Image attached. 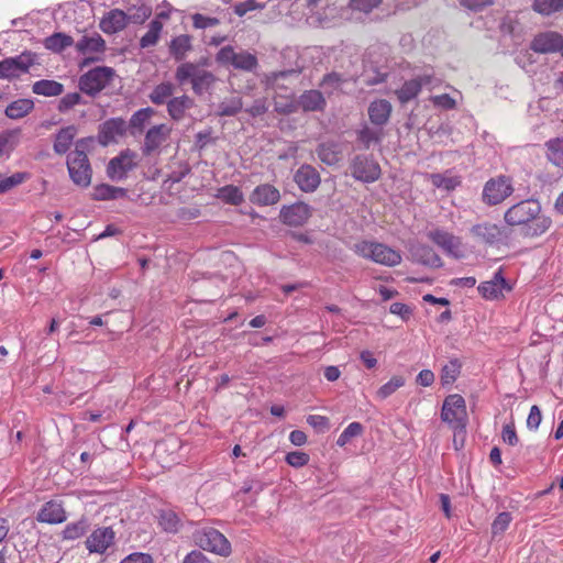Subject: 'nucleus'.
Listing matches in <instances>:
<instances>
[{"mask_svg": "<svg viewBox=\"0 0 563 563\" xmlns=\"http://www.w3.org/2000/svg\"><path fill=\"white\" fill-rule=\"evenodd\" d=\"M504 221L508 227L521 228L526 236L536 238L544 234L552 220L542 213L537 199H525L510 206L504 212Z\"/></svg>", "mask_w": 563, "mask_h": 563, "instance_id": "f257e3e1", "label": "nucleus"}, {"mask_svg": "<svg viewBox=\"0 0 563 563\" xmlns=\"http://www.w3.org/2000/svg\"><path fill=\"white\" fill-rule=\"evenodd\" d=\"M175 79L179 85L188 81L195 95L201 96L208 91L216 82V76L205 69L200 64L192 62H185L177 66L175 71Z\"/></svg>", "mask_w": 563, "mask_h": 563, "instance_id": "f03ea898", "label": "nucleus"}, {"mask_svg": "<svg viewBox=\"0 0 563 563\" xmlns=\"http://www.w3.org/2000/svg\"><path fill=\"white\" fill-rule=\"evenodd\" d=\"M514 192V178L509 175L499 174L485 181L481 200L486 207H497L508 200Z\"/></svg>", "mask_w": 563, "mask_h": 563, "instance_id": "7ed1b4c3", "label": "nucleus"}, {"mask_svg": "<svg viewBox=\"0 0 563 563\" xmlns=\"http://www.w3.org/2000/svg\"><path fill=\"white\" fill-rule=\"evenodd\" d=\"M355 252L360 256L385 266H397L401 263V254L386 244L362 241L355 244Z\"/></svg>", "mask_w": 563, "mask_h": 563, "instance_id": "20e7f679", "label": "nucleus"}, {"mask_svg": "<svg viewBox=\"0 0 563 563\" xmlns=\"http://www.w3.org/2000/svg\"><path fill=\"white\" fill-rule=\"evenodd\" d=\"M196 545L203 551L227 558L232 553V547L227 537L212 527H202L192 534Z\"/></svg>", "mask_w": 563, "mask_h": 563, "instance_id": "39448f33", "label": "nucleus"}, {"mask_svg": "<svg viewBox=\"0 0 563 563\" xmlns=\"http://www.w3.org/2000/svg\"><path fill=\"white\" fill-rule=\"evenodd\" d=\"M114 69L107 66H97L82 74L78 80L79 90L90 97H96L114 77Z\"/></svg>", "mask_w": 563, "mask_h": 563, "instance_id": "423d86ee", "label": "nucleus"}, {"mask_svg": "<svg viewBox=\"0 0 563 563\" xmlns=\"http://www.w3.org/2000/svg\"><path fill=\"white\" fill-rule=\"evenodd\" d=\"M441 419L454 429L465 431L467 411L464 398L459 394L449 395L442 405Z\"/></svg>", "mask_w": 563, "mask_h": 563, "instance_id": "0eeeda50", "label": "nucleus"}, {"mask_svg": "<svg viewBox=\"0 0 563 563\" xmlns=\"http://www.w3.org/2000/svg\"><path fill=\"white\" fill-rule=\"evenodd\" d=\"M219 64L231 65L235 69L244 71H253L257 67V58L255 55L235 49L231 45L223 46L216 55Z\"/></svg>", "mask_w": 563, "mask_h": 563, "instance_id": "6e6552de", "label": "nucleus"}, {"mask_svg": "<svg viewBox=\"0 0 563 563\" xmlns=\"http://www.w3.org/2000/svg\"><path fill=\"white\" fill-rule=\"evenodd\" d=\"M428 238L439 246L448 256L463 258L465 247L462 239L442 229H434L428 232Z\"/></svg>", "mask_w": 563, "mask_h": 563, "instance_id": "1a4fd4ad", "label": "nucleus"}, {"mask_svg": "<svg viewBox=\"0 0 563 563\" xmlns=\"http://www.w3.org/2000/svg\"><path fill=\"white\" fill-rule=\"evenodd\" d=\"M36 56L31 52H23L14 57H8L0 62V78L12 79L26 74L35 64Z\"/></svg>", "mask_w": 563, "mask_h": 563, "instance_id": "9d476101", "label": "nucleus"}, {"mask_svg": "<svg viewBox=\"0 0 563 563\" xmlns=\"http://www.w3.org/2000/svg\"><path fill=\"white\" fill-rule=\"evenodd\" d=\"M351 175L362 183H374L379 179L382 169L379 164L371 156L356 155L350 165Z\"/></svg>", "mask_w": 563, "mask_h": 563, "instance_id": "9b49d317", "label": "nucleus"}, {"mask_svg": "<svg viewBox=\"0 0 563 563\" xmlns=\"http://www.w3.org/2000/svg\"><path fill=\"white\" fill-rule=\"evenodd\" d=\"M136 153L126 148L112 157L107 165V176L114 181L123 180L136 167Z\"/></svg>", "mask_w": 563, "mask_h": 563, "instance_id": "f8f14e48", "label": "nucleus"}, {"mask_svg": "<svg viewBox=\"0 0 563 563\" xmlns=\"http://www.w3.org/2000/svg\"><path fill=\"white\" fill-rule=\"evenodd\" d=\"M126 131L128 123L123 118H110L99 125L97 141L101 146H108L117 143L118 139L124 136Z\"/></svg>", "mask_w": 563, "mask_h": 563, "instance_id": "ddd939ff", "label": "nucleus"}, {"mask_svg": "<svg viewBox=\"0 0 563 563\" xmlns=\"http://www.w3.org/2000/svg\"><path fill=\"white\" fill-rule=\"evenodd\" d=\"M67 169L71 181L81 187L87 188L91 184L92 168L89 158L67 156Z\"/></svg>", "mask_w": 563, "mask_h": 563, "instance_id": "4468645a", "label": "nucleus"}, {"mask_svg": "<svg viewBox=\"0 0 563 563\" xmlns=\"http://www.w3.org/2000/svg\"><path fill=\"white\" fill-rule=\"evenodd\" d=\"M530 48L539 54L561 52L563 55V36L555 31L541 32L533 37Z\"/></svg>", "mask_w": 563, "mask_h": 563, "instance_id": "2eb2a0df", "label": "nucleus"}, {"mask_svg": "<svg viewBox=\"0 0 563 563\" xmlns=\"http://www.w3.org/2000/svg\"><path fill=\"white\" fill-rule=\"evenodd\" d=\"M115 532L111 527H100L95 529L86 539L85 545L89 553L103 554L113 545Z\"/></svg>", "mask_w": 563, "mask_h": 563, "instance_id": "dca6fc26", "label": "nucleus"}, {"mask_svg": "<svg viewBox=\"0 0 563 563\" xmlns=\"http://www.w3.org/2000/svg\"><path fill=\"white\" fill-rule=\"evenodd\" d=\"M67 514L60 500L52 499L46 501L36 515L38 522L59 525L66 521Z\"/></svg>", "mask_w": 563, "mask_h": 563, "instance_id": "f3484780", "label": "nucleus"}, {"mask_svg": "<svg viewBox=\"0 0 563 563\" xmlns=\"http://www.w3.org/2000/svg\"><path fill=\"white\" fill-rule=\"evenodd\" d=\"M170 133V129L166 124H157L147 130L142 145V153L145 156L151 155L153 152L166 141Z\"/></svg>", "mask_w": 563, "mask_h": 563, "instance_id": "a211bd4d", "label": "nucleus"}, {"mask_svg": "<svg viewBox=\"0 0 563 563\" xmlns=\"http://www.w3.org/2000/svg\"><path fill=\"white\" fill-rule=\"evenodd\" d=\"M503 228L487 221L477 223L471 228V234L476 241L489 245L499 242L503 238Z\"/></svg>", "mask_w": 563, "mask_h": 563, "instance_id": "6ab92c4d", "label": "nucleus"}, {"mask_svg": "<svg viewBox=\"0 0 563 563\" xmlns=\"http://www.w3.org/2000/svg\"><path fill=\"white\" fill-rule=\"evenodd\" d=\"M294 180L305 192H313L321 183L318 170L308 164L300 166L294 175Z\"/></svg>", "mask_w": 563, "mask_h": 563, "instance_id": "aec40b11", "label": "nucleus"}, {"mask_svg": "<svg viewBox=\"0 0 563 563\" xmlns=\"http://www.w3.org/2000/svg\"><path fill=\"white\" fill-rule=\"evenodd\" d=\"M312 214V208L302 201L284 207V223L288 225H303Z\"/></svg>", "mask_w": 563, "mask_h": 563, "instance_id": "412c9836", "label": "nucleus"}, {"mask_svg": "<svg viewBox=\"0 0 563 563\" xmlns=\"http://www.w3.org/2000/svg\"><path fill=\"white\" fill-rule=\"evenodd\" d=\"M128 25L126 13L120 9H112L100 20L99 27L106 34H115Z\"/></svg>", "mask_w": 563, "mask_h": 563, "instance_id": "4be33fe9", "label": "nucleus"}, {"mask_svg": "<svg viewBox=\"0 0 563 563\" xmlns=\"http://www.w3.org/2000/svg\"><path fill=\"white\" fill-rule=\"evenodd\" d=\"M158 527L166 533L176 534L183 528L180 515L173 508L166 507L157 510Z\"/></svg>", "mask_w": 563, "mask_h": 563, "instance_id": "5701e85b", "label": "nucleus"}, {"mask_svg": "<svg viewBox=\"0 0 563 563\" xmlns=\"http://www.w3.org/2000/svg\"><path fill=\"white\" fill-rule=\"evenodd\" d=\"M195 106V100L188 95L173 97L166 104V110L169 118L175 122H180L185 119L186 112Z\"/></svg>", "mask_w": 563, "mask_h": 563, "instance_id": "b1692460", "label": "nucleus"}, {"mask_svg": "<svg viewBox=\"0 0 563 563\" xmlns=\"http://www.w3.org/2000/svg\"><path fill=\"white\" fill-rule=\"evenodd\" d=\"M78 134L76 125L70 124L58 130L54 136L53 150L58 155L68 153Z\"/></svg>", "mask_w": 563, "mask_h": 563, "instance_id": "393cba45", "label": "nucleus"}, {"mask_svg": "<svg viewBox=\"0 0 563 563\" xmlns=\"http://www.w3.org/2000/svg\"><path fill=\"white\" fill-rule=\"evenodd\" d=\"M279 198L280 194L274 186L264 184L253 190L250 199L257 206H271L276 203Z\"/></svg>", "mask_w": 563, "mask_h": 563, "instance_id": "a878e982", "label": "nucleus"}, {"mask_svg": "<svg viewBox=\"0 0 563 563\" xmlns=\"http://www.w3.org/2000/svg\"><path fill=\"white\" fill-rule=\"evenodd\" d=\"M391 104L385 99L371 102L368 107V117L373 124L383 126L390 118Z\"/></svg>", "mask_w": 563, "mask_h": 563, "instance_id": "bb28decb", "label": "nucleus"}, {"mask_svg": "<svg viewBox=\"0 0 563 563\" xmlns=\"http://www.w3.org/2000/svg\"><path fill=\"white\" fill-rule=\"evenodd\" d=\"M327 101L319 90L305 91L297 102V107L305 112L308 111H322L325 108Z\"/></svg>", "mask_w": 563, "mask_h": 563, "instance_id": "cd10ccee", "label": "nucleus"}, {"mask_svg": "<svg viewBox=\"0 0 563 563\" xmlns=\"http://www.w3.org/2000/svg\"><path fill=\"white\" fill-rule=\"evenodd\" d=\"M506 280L500 273H497L492 280L484 282L478 286L481 295L488 300H495L503 297Z\"/></svg>", "mask_w": 563, "mask_h": 563, "instance_id": "c85d7f7f", "label": "nucleus"}, {"mask_svg": "<svg viewBox=\"0 0 563 563\" xmlns=\"http://www.w3.org/2000/svg\"><path fill=\"white\" fill-rule=\"evenodd\" d=\"M128 190L125 188L115 187L109 184H99L93 187L91 197L96 201H108L125 198Z\"/></svg>", "mask_w": 563, "mask_h": 563, "instance_id": "c756f323", "label": "nucleus"}, {"mask_svg": "<svg viewBox=\"0 0 563 563\" xmlns=\"http://www.w3.org/2000/svg\"><path fill=\"white\" fill-rule=\"evenodd\" d=\"M34 109V101L27 98H20L11 101L4 109V114L11 120L25 118Z\"/></svg>", "mask_w": 563, "mask_h": 563, "instance_id": "7c9ffc66", "label": "nucleus"}, {"mask_svg": "<svg viewBox=\"0 0 563 563\" xmlns=\"http://www.w3.org/2000/svg\"><path fill=\"white\" fill-rule=\"evenodd\" d=\"M319 159L329 166L338 164L342 159V151L334 142H323L316 150Z\"/></svg>", "mask_w": 563, "mask_h": 563, "instance_id": "2f4dec72", "label": "nucleus"}, {"mask_svg": "<svg viewBox=\"0 0 563 563\" xmlns=\"http://www.w3.org/2000/svg\"><path fill=\"white\" fill-rule=\"evenodd\" d=\"M155 114V110L151 107L141 108L137 111H135L128 123V129H130V132L132 135H136L139 133H142L145 124L148 123L151 118Z\"/></svg>", "mask_w": 563, "mask_h": 563, "instance_id": "473e14b6", "label": "nucleus"}, {"mask_svg": "<svg viewBox=\"0 0 563 563\" xmlns=\"http://www.w3.org/2000/svg\"><path fill=\"white\" fill-rule=\"evenodd\" d=\"M175 91V85L172 81H162L156 85L148 95L150 101L155 106L167 104Z\"/></svg>", "mask_w": 563, "mask_h": 563, "instance_id": "72a5a7b5", "label": "nucleus"}, {"mask_svg": "<svg viewBox=\"0 0 563 563\" xmlns=\"http://www.w3.org/2000/svg\"><path fill=\"white\" fill-rule=\"evenodd\" d=\"M106 48V42L99 34L92 36H82L76 43V49L79 54L102 53Z\"/></svg>", "mask_w": 563, "mask_h": 563, "instance_id": "f704fd0d", "label": "nucleus"}, {"mask_svg": "<svg viewBox=\"0 0 563 563\" xmlns=\"http://www.w3.org/2000/svg\"><path fill=\"white\" fill-rule=\"evenodd\" d=\"M32 92L44 97H57L64 92V85L53 79H41L32 85Z\"/></svg>", "mask_w": 563, "mask_h": 563, "instance_id": "c9c22d12", "label": "nucleus"}, {"mask_svg": "<svg viewBox=\"0 0 563 563\" xmlns=\"http://www.w3.org/2000/svg\"><path fill=\"white\" fill-rule=\"evenodd\" d=\"M548 161L563 170V137L550 139L544 144Z\"/></svg>", "mask_w": 563, "mask_h": 563, "instance_id": "e433bc0d", "label": "nucleus"}, {"mask_svg": "<svg viewBox=\"0 0 563 563\" xmlns=\"http://www.w3.org/2000/svg\"><path fill=\"white\" fill-rule=\"evenodd\" d=\"M73 44V37L62 32L53 33L44 40V47L53 53H62Z\"/></svg>", "mask_w": 563, "mask_h": 563, "instance_id": "4c0bfd02", "label": "nucleus"}, {"mask_svg": "<svg viewBox=\"0 0 563 563\" xmlns=\"http://www.w3.org/2000/svg\"><path fill=\"white\" fill-rule=\"evenodd\" d=\"M216 197L225 203L240 206L244 201L242 190L234 185H225L218 189Z\"/></svg>", "mask_w": 563, "mask_h": 563, "instance_id": "58836bf2", "label": "nucleus"}, {"mask_svg": "<svg viewBox=\"0 0 563 563\" xmlns=\"http://www.w3.org/2000/svg\"><path fill=\"white\" fill-rule=\"evenodd\" d=\"M428 179L434 187L444 189L446 191L454 190L462 183L460 176H452V175L439 174V173L430 174L428 176Z\"/></svg>", "mask_w": 563, "mask_h": 563, "instance_id": "ea45409f", "label": "nucleus"}, {"mask_svg": "<svg viewBox=\"0 0 563 563\" xmlns=\"http://www.w3.org/2000/svg\"><path fill=\"white\" fill-rule=\"evenodd\" d=\"M421 91V82L410 79L404 82L401 88L396 90V96L400 103H407L415 99Z\"/></svg>", "mask_w": 563, "mask_h": 563, "instance_id": "a19ab883", "label": "nucleus"}, {"mask_svg": "<svg viewBox=\"0 0 563 563\" xmlns=\"http://www.w3.org/2000/svg\"><path fill=\"white\" fill-rule=\"evenodd\" d=\"M191 49V38L189 35H179L172 40L169 45L170 54L176 60H183L186 53Z\"/></svg>", "mask_w": 563, "mask_h": 563, "instance_id": "79ce46f5", "label": "nucleus"}, {"mask_svg": "<svg viewBox=\"0 0 563 563\" xmlns=\"http://www.w3.org/2000/svg\"><path fill=\"white\" fill-rule=\"evenodd\" d=\"M462 364L457 358L449 361L441 369V383L443 386L452 385L461 373Z\"/></svg>", "mask_w": 563, "mask_h": 563, "instance_id": "37998d69", "label": "nucleus"}, {"mask_svg": "<svg viewBox=\"0 0 563 563\" xmlns=\"http://www.w3.org/2000/svg\"><path fill=\"white\" fill-rule=\"evenodd\" d=\"M163 24L157 20H152L148 25L147 32L140 38V46L147 48L156 45L162 32Z\"/></svg>", "mask_w": 563, "mask_h": 563, "instance_id": "c03bdc74", "label": "nucleus"}, {"mask_svg": "<svg viewBox=\"0 0 563 563\" xmlns=\"http://www.w3.org/2000/svg\"><path fill=\"white\" fill-rule=\"evenodd\" d=\"M88 527V520L82 517L76 522H70L66 525V527L63 530V538L65 540H76L87 532Z\"/></svg>", "mask_w": 563, "mask_h": 563, "instance_id": "a18cd8bd", "label": "nucleus"}, {"mask_svg": "<svg viewBox=\"0 0 563 563\" xmlns=\"http://www.w3.org/2000/svg\"><path fill=\"white\" fill-rule=\"evenodd\" d=\"M242 108V99L239 97H231L219 103L217 113L220 117H233L238 114Z\"/></svg>", "mask_w": 563, "mask_h": 563, "instance_id": "49530a36", "label": "nucleus"}, {"mask_svg": "<svg viewBox=\"0 0 563 563\" xmlns=\"http://www.w3.org/2000/svg\"><path fill=\"white\" fill-rule=\"evenodd\" d=\"M532 9L541 15H551L563 10V0H534Z\"/></svg>", "mask_w": 563, "mask_h": 563, "instance_id": "de8ad7c7", "label": "nucleus"}, {"mask_svg": "<svg viewBox=\"0 0 563 563\" xmlns=\"http://www.w3.org/2000/svg\"><path fill=\"white\" fill-rule=\"evenodd\" d=\"M126 13L128 23L141 24L152 14V8L147 4L133 5Z\"/></svg>", "mask_w": 563, "mask_h": 563, "instance_id": "09e8293b", "label": "nucleus"}, {"mask_svg": "<svg viewBox=\"0 0 563 563\" xmlns=\"http://www.w3.org/2000/svg\"><path fill=\"white\" fill-rule=\"evenodd\" d=\"M27 178L29 174L25 172H18L8 177L0 173V194L8 192Z\"/></svg>", "mask_w": 563, "mask_h": 563, "instance_id": "8fccbe9b", "label": "nucleus"}, {"mask_svg": "<svg viewBox=\"0 0 563 563\" xmlns=\"http://www.w3.org/2000/svg\"><path fill=\"white\" fill-rule=\"evenodd\" d=\"M364 432V427L360 422H351L343 432L339 435L336 444L341 448L345 446L352 439L361 437Z\"/></svg>", "mask_w": 563, "mask_h": 563, "instance_id": "3c124183", "label": "nucleus"}, {"mask_svg": "<svg viewBox=\"0 0 563 563\" xmlns=\"http://www.w3.org/2000/svg\"><path fill=\"white\" fill-rule=\"evenodd\" d=\"M79 92H70L63 96L57 104V110L60 113H66L71 110L75 106L86 104Z\"/></svg>", "mask_w": 563, "mask_h": 563, "instance_id": "603ef678", "label": "nucleus"}, {"mask_svg": "<svg viewBox=\"0 0 563 563\" xmlns=\"http://www.w3.org/2000/svg\"><path fill=\"white\" fill-rule=\"evenodd\" d=\"M413 256H416L418 261L424 265L438 266L441 262V258L429 246H419L413 252Z\"/></svg>", "mask_w": 563, "mask_h": 563, "instance_id": "864d4df0", "label": "nucleus"}, {"mask_svg": "<svg viewBox=\"0 0 563 563\" xmlns=\"http://www.w3.org/2000/svg\"><path fill=\"white\" fill-rule=\"evenodd\" d=\"M383 137V132L364 126L358 131L357 139L365 148H369L372 144L379 143Z\"/></svg>", "mask_w": 563, "mask_h": 563, "instance_id": "5fc2aeb1", "label": "nucleus"}, {"mask_svg": "<svg viewBox=\"0 0 563 563\" xmlns=\"http://www.w3.org/2000/svg\"><path fill=\"white\" fill-rule=\"evenodd\" d=\"M404 385L405 378L402 376H393L386 384L379 387L377 390V397L386 399Z\"/></svg>", "mask_w": 563, "mask_h": 563, "instance_id": "6e6d98bb", "label": "nucleus"}, {"mask_svg": "<svg viewBox=\"0 0 563 563\" xmlns=\"http://www.w3.org/2000/svg\"><path fill=\"white\" fill-rule=\"evenodd\" d=\"M93 142H95L93 136L81 137V139H78L76 142L74 141L75 150L73 152H70L68 155L75 156V157L88 158L87 153L91 150V145L93 144Z\"/></svg>", "mask_w": 563, "mask_h": 563, "instance_id": "4d7b16f0", "label": "nucleus"}, {"mask_svg": "<svg viewBox=\"0 0 563 563\" xmlns=\"http://www.w3.org/2000/svg\"><path fill=\"white\" fill-rule=\"evenodd\" d=\"M512 517L510 512H500L492 523V534L494 537L503 534L508 529Z\"/></svg>", "mask_w": 563, "mask_h": 563, "instance_id": "13d9d810", "label": "nucleus"}, {"mask_svg": "<svg viewBox=\"0 0 563 563\" xmlns=\"http://www.w3.org/2000/svg\"><path fill=\"white\" fill-rule=\"evenodd\" d=\"M285 461L290 466L299 468L306 466L309 463L310 456L308 453L302 451H291L286 454Z\"/></svg>", "mask_w": 563, "mask_h": 563, "instance_id": "bf43d9fd", "label": "nucleus"}, {"mask_svg": "<svg viewBox=\"0 0 563 563\" xmlns=\"http://www.w3.org/2000/svg\"><path fill=\"white\" fill-rule=\"evenodd\" d=\"M343 82L344 79L340 74L330 73L322 78L320 85L327 90L328 93H331L334 90L339 89Z\"/></svg>", "mask_w": 563, "mask_h": 563, "instance_id": "052dcab7", "label": "nucleus"}, {"mask_svg": "<svg viewBox=\"0 0 563 563\" xmlns=\"http://www.w3.org/2000/svg\"><path fill=\"white\" fill-rule=\"evenodd\" d=\"M382 3V0H350V8L354 11L369 13Z\"/></svg>", "mask_w": 563, "mask_h": 563, "instance_id": "680f3d73", "label": "nucleus"}, {"mask_svg": "<svg viewBox=\"0 0 563 563\" xmlns=\"http://www.w3.org/2000/svg\"><path fill=\"white\" fill-rule=\"evenodd\" d=\"M220 23V20L214 16H207L200 13H196L192 15V24L196 29H208L216 26Z\"/></svg>", "mask_w": 563, "mask_h": 563, "instance_id": "e2e57ef3", "label": "nucleus"}, {"mask_svg": "<svg viewBox=\"0 0 563 563\" xmlns=\"http://www.w3.org/2000/svg\"><path fill=\"white\" fill-rule=\"evenodd\" d=\"M431 102L434 107L452 110L456 107V101L448 93H442L431 97Z\"/></svg>", "mask_w": 563, "mask_h": 563, "instance_id": "0e129e2a", "label": "nucleus"}, {"mask_svg": "<svg viewBox=\"0 0 563 563\" xmlns=\"http://www.w3.org/2000/svg\"><path fill=\"white\" fill-rule=\"evenodd\" d=\"M307 423L319 432H323L330 427L329 418L321 415L308 416Z\"/></svg>", "mask_w": 563, "mask_h": 563, "instance_id": "69168bd1", "label": "nucleus"}, {"mask_svg": "<svg viewBox=\"0 0 563 563\" xmlns=\"http://www.w3.org/2000/svg\"><path fill=\"white\" fill-rule=\"evenodd\" d=\"M501 438L505 443H508L511 446L518 443V435L512 421L504 426Z\"/></svg>", "mask_w": 563, "mask_h": 563, "instance_id": "338daca9", "label": "nucleus"}, {"mask_svg": "<svg viewBox=\"0 0 563 563\" xmlns=\"http://www.w3.org/2000/svg\"><path fill=\"white\" fill-rule=\"evenodd\" d=\"M120 563H153V559L147 553L134 552L124 558Z\"/></svg>", "mask_w": 563, "mask_h": 563, "instance_id": "774afa93", "label": "nucleus"}]
</instances>
